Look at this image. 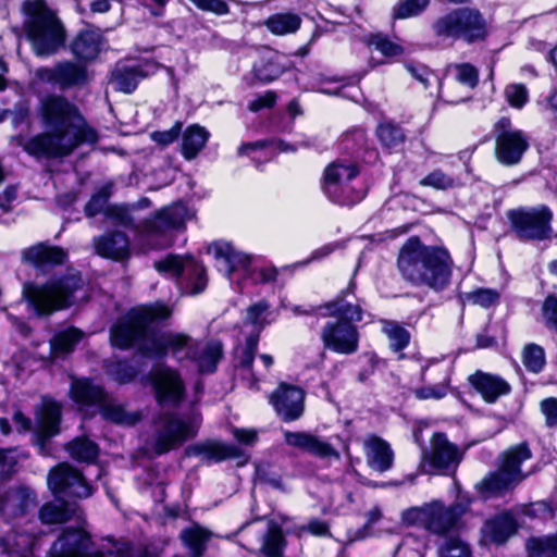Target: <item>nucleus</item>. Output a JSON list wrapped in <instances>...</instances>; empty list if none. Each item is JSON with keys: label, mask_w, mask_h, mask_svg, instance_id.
<instances>
[{"label": "nucleus", "mask_w": 557, "mask_h": 557, "mask_svg": "<svg viewBox=\"0 0 557 557\" xmlns=\"http://www.w3.org/2000/svg\"><path fill=\"white\" fill-rule=\"evenodd\" d=\"M37 116L42 132L18 145L35 160H55L71 156L84 144L95 145L98 132L79 108L63 95L49 94L40 100Z\"/></svg>", "instance_id": "1"}, {"label": "nucleus", "mask_w": 557, "mask_h": 557, "mask_svg": "<svg viewBox=\"0 0 557 557\" xmlns=\"http://www.w3.org/2000/svg\"><path fill=\"white\" fill-rule=\"evenodd\" d=\"M454 259L443 245H426L412 235L401 245L397 268L401 277L416 287L441 294L451 284Z\"/></svg>", "instance_id": "2"}, {"label": "nucleus", "mask_w": 557, "mask_h": 557, "mask_svg": "<svg viewBox=\"0 0 557 557\" xmlns=\"http://www.w3.org/2000/svg\"><path fill=\"white\" fill-rule=\"evenodd\" d=\"M23 23L18 38H24L38 58H47L66 47V29L46 0H26L22 4Z\"/></svg>", "instance_id": "3"}, {"label": "nucleus", "mask_w": 557, "mask_h": 557, "mask_svg": "<svg viewBox=\"0 0 557 557\" xmlns=\"http://www.w3.org/2000/svg\"><path fill=\"white\" fill-rule=\"evenodd\" d=\"M83 287L79 274L53 275L44 283L25 281L22 285V300L38 319H47L66 310L75 304L76 293Z\"/></svg>", "instance_id": "4"}, {"label": "nucleus", "mask_w": 557, "mask_h": 557, "mask_svg": "<svg viewBox=\"0 0 557 557\" xmlns=\"http://www.w3.org/2000/svg\"><path fill=\"white\" fill-rule=\"evenodd\" d=\"M172 309L162 301L131 308L109 330L110 345L119 350L139 349L147 339L149 326L169 320Z\"/></svg>", "instance_id": "5"}, {"label": "nucleus", "mask_w": 557, "mask_h": 557, "mask_svg": "<svg viewBox=\"0 0 557 557\" xmlns=\"http://www.w3.org/2000/svg\"><path fill=\"white\" fill-rule=\"evenodd\" d=\"M104 215L119 224L134 228L147 237H164L174 231L186 228L189 208L183 200H176L157 210L152 215L141 220L137 225L128 210L122 206H108Z\"/></svg>", "instance_id": "6"}, {"label": "nucleus", "mask_w": 557, "mask_h": 557, "mask_svg": "<svg viewBox=\"0 0 557 557\" xmlns=\"http://www.w3.org/2000/svg\"><path fill=\"white\" fill-rule=\"evenodd\" d=\"M318 313L325 318H334L327 321L320 334L325 350L338 355H352L359 349L360 332L358 323L362 322L364 313L348 307L347 309H322Z\"/></svg>", "instance_id": "7"}, {"label": "nucleus", "mask_w": 557, "mask_h": 557, "mask_svg": "<svg viewBox=\"0 0 557 557\" xmlns=\"http://www.w3.org/2000/svg\"><path fill=\"white\" fill-rule=\"evenodd\" d=\"M432 30L438 38L462 39L467 44L484 41L488 36L486 20L474 8L461 7L437 17Z\"/></svg>", "instance_id": "8"}, {"label": "nucleus", "mask_w": 557, "mask_h": 557, "mask_svg": "<svg viewBox=\"0 0 557 557\" xmlns=\"http://www.w3.org/2000/svg\"><path fill=\"white\" fill-rule=\"evenodd\" d=\"M506 216L510 230L521 242H543L552 238L554 213L546 205L509 209Z\"/></svg>", "instance_id": "9"}, {"label": "nucleus", "mask_w": 557, "mask_h": 557, "mask_svg": "<svg viewBox=\"0 0 557 557\" xmlns=\"http://www.w3.org/2000/svg\"><path fill=\"white\" fill-rule=\"evenodd\" d=\"M492 135L495 140V159L504 166L519 164L530 148L529 136L513 125L510 116H500L493 124Z\"/></svg>", "instance_id": "10"}, {"label": "nucleus", "mask_w": 557, "mask_h": 557, "mask_svg": "<svg viewBox=\"0 0 557 557\" xmlns=\"http://www.w3.org/2000/svg\"><path fill=\"white\" fill-rule=\"evenodd\" d=\"M160 407H178L186 398V386L181 373L166 364L153 366L145 376Z\"/></svg>", "instance_id": "11"}, {"label": "nucleus", "mask_w": 557, "mask_h": 557, "mask_svg": "<svg viewBox=\"0 0 557 557\" xmlns=\"http://www.w3.org/2000/svg\"><path fill=\"white\" fill-rule=\"evenodd\" d=\"M163 67L165 66L152 58H137L133 62L117 61L111 72V83L116 91L131 95L144 79L153 76Z\"/></svg>", "instance_id": "12"}, {"label": "nucleus", "mask_w": 557, "mask_h": 557, "mask_svg": "<svg viewBox=\"0 0 557 557\" xmlns=\"http://www.w3.org/2000/svg\"><path fill=\"white\" fill-rule=\"evenodd\" d=\"M430 451L423 455V460L431 468L429 471L442 475L455 474L462 460L458 446L448 441L446 433L435 432L430 440Z\"/></svg>", "instance_id": "13"}, {"label": "nucleus", "mask_w": 557, "mask_h": 557, "mask_svg": "<svg viewBox=\"0 0 557 557\" xmlns=\"http://www.w3.org/2000/svg\"><path fill=\"white\" fill-rule=\"evenodd\" d=\"M48 485L55 496L82 498L88 497L92 493V487L83 472L66 462H61L49 471Z\"/></svg>", "instance_id": "14"}, {"label": "nucleus", "mask_w": 557, "mask_h": 557, "mask_svg": "<svg viewBox=\"0 0 557 557\" xmlns=\"http://www.w3.org/2000/svg\"><path fill=\"white\" fill-rule=\"evenodd\" d=\"M162 425L156 432L153 451L162 456L183 445L195 436L191 425L176 412L165 411L161 414Z\"/></svg>", "instance_id": "15"}, {"label": "nucleus", "mask_w": 557, "mask_h": 557, "mask_svg": "<svg viewBox=\"0 0 557 557\" xmlns=\"http://www.w3.org/2000/svg\"><path fill=\"white\" fill-rule=\"evenodd\" d=\"M63 407L52 396L44 395L35 410V444L45 450L50 440L61 432Z\"/></svg>", "instance_id": "16"}, {"label": "nucleus", "mask_w": 557, "mask_h": 557, "mask_svg": "<svg viewBox=\"0 0 557 557\" xmlns=\"http://www.w3.org/2000/svg\"><path fill=\"white\" fill-rule=\"evenodd\" d=\"M185 457H202L207 465L220 463L228 459H235L237 467H245L250 455L237 445L216 440H206L188 445L184 450Z\"/></svg>", "instance_id": "17"}, {"label": "nucleus", "mask_w": 557, "mask_h": 557, "mask_svg": "<svg viewBox=\"0 0 557 557\" xmlns=\"http://www.w3.org/2000/svg\"><path fill=\"white\" fill-rule=\"evenodd\" d=\"M83 62L63 60L57 62L52 67H40L37 71L38 77L46 83L59 86L66 90L72 87L82 86L88 81V72Z\"/></svg>", "instance_id": "18"}, {"label": "nucleus", "mask_w": 557, "mask_h": 557, "mask_svg": "<svg viewBox=\"0 0 557 557\" xmlns=\"http://www.w3.org/2000/svg\"><path fill=\"white\" fill-rule=\"evenodd\" d=\"M270 404L284 422L298 420L305 411V391L282 382L270 396Z\"/></svg>", "instance_id": "19"}, {"label": "nucleus", "mask_w": 557, "mask_h": 557, "mask_svg": "<svg viewBox=\"0 0 557 557\" xmlns=\"http://www.w3.org/2000/svg\"><path fill=\"white\" fill-rule=\"evenodd\" d=\"M360 173L357 163H346L343 160H335L326 165L322 177V190L334 203L343 205L342 183L351 182Z\"/></svg>", "instance_id": "20"}, {"label": "nucleus", "mask_w": 557, "mask_h": 557, "mask_svg": "<svg viewBox=\"0 0 557 557\" xmlns=\"http://www.w3.org/2000/svg\"><path fill=\"white\" fill-rule=\"evenodd\" d=\"M67 259L69 253L63 247L48 242H38L22 251V261L41 272L62 265Z\"/></svg>", "instance_id": "21"}, {"label": "nucleus", "mask_w": 557, "mask_h": 557, "mask_svg": "<svg viewBox=\"0 0 557 557\" xmlns=\"http://www.w3.org/2000/svg\"><path fill=\"white\" fill-rule=\"evenodd\" d=\"M465 523L462 517L450 505L445 506L442 500H433L428 506L426 530L433 534L447 536L458 533Z\"/></svg>", "instance_id": "22"}, {"label": "nucleus", "mask_w": 557, "mask_h": 557, "mask_svg": "<svg viewBox=\"0 0 557 557\" xmlns=\"http://www.w3.org/2000/svg\"><path fill=\"white\" fill-rule=\"evenodd\" d=\"M69 396L81 411L97 407L109 398V392L102 384L95 383L91 376L74 377L71 381Z\"/></svg>", "instance_id": "23"}, {"label": "nucleus", "mask_w": 557, "mask_h": 557, "mask_svg": "<svg viewBox=\"0 0 557 557\" xmlns=\"http://www.w3.org/2000/svg\"><path fill=\"white\" fill-rule=\"evenodd\" d=\"M519 530V523L515 515L505 509L487 518L481 528L483 540L496 545H505Z\"/></svg>", "instance_id": "24"}, {"label": "nucleus", "mask_w": 557, "mask_h": 557, "mask_svg": "<svg viewBox=\"0 0 557 557\" xmlns=\"http://www.w3.org/2000/svg\"><path fill=\"white\" fill-rule=\"evenodd\" d=\"M103 35L99 29L87 24L79 29L69 44V50L76 61L88 63L95 61L102 50Z\"/></svg>", "instance_id": "25"}, {"label": "nucleus", "mask_w": 557, "mask_h": 557, "mask_svg": "<svg viewBox=\"0 0 557 557\" xmlns=\"http://www.w3.org/2000/svg\"><path fill=\"white\" fill-rule=\"evenodd\" d=\"M96 253L112 261H125L131 257V243L128 236L119 230L106 232L94 237Z\"/></svg>", "instance_id": "26"}, {"label": "nucleus", "mask_w": 557, "mask_h": 557, "mask_svg": "<svg viewBox=\"0 0 557 557\" xmlns=\"http://www.w3.org/2000/svg\"><path fill=\"white\" fill-rule=\"evenodd\" d=\"M469 384L487 404L496 403L511 393V385L500 375L476 370L468 377Z\"/></svg>", "instance_id": "27"}, {"label": "nucleus", "mask_w": 557, "mask_h": 557, "mask_svg": "<svg viewBox=\"0 0 557 557\" xmlns=\"http://www.w3.org/2000/svg\"><path fill=\"white\" fill-rule=\"evenodd\" d=\"M59 544L58 557H81L92 544L91 535L81 527L63 529L53 547Z\"/></svg>", "instance_id": "28"}, {"label": "nucleus", "mask_w": 557, "mask_h": 557, "mask_svg": "<svg viewBox=\"0 0 557 557\" xmlns=\"http://www.w3.org/2000/svg\"><path fill=\"white\" fill-rule=\"evenodd\" d=\"M187 261L186 272L180 278L177 285L181 289L190 296L203 293L208 286V273L203 262L195 258L191 253H185Z\"/></svg>", "instance_id": "29"}, {"label": "nucleus", "mask_w": 557, "mask_h": 557, "mask_svg": "<svg viewBox=\"0 0 557 557\" xmlns=\"http://www.w3.org/2000/svg\"><path fill=\"white\" fill-rule=\"evenodd\" d=\"M518 483L520 482L499 467L497 470L488 472L474 485V488L483 499H490L502 496Z\"/></svg>", "instance_id": "30"}, {"label": "nucleus", "mask_w": 557, "mask_h": 557, "mask_svg": "<svg viewBox=\"0 0 557 557\" xmlns=\"http://www.w3.org/2000/svg\"><path fill=\"white\" fill-rule=\"evenodd\" d=\"M284 438L287 445L299 448L320 458H327L337 455L336 450L330 443L307 432L287 431L284 434Z\"/></svg>", "instance_id": "31"}, {"label": "nucleus", "mask_w": 557, "mask_h": 557, "mask_svg": "<svg viewBox=\"0 0 557 557\" xmlns=\"http://www.w3.org/2000/svg\"><path fill=\"white\" fill-rule=\"evenodd\" d=\"M357 284L354 278H351L347 286L341 289L333 299L323 302L318 307H312L310 310H306L302 313L306 315H313L322 309H347L348 307L352 311L354 309L360 310V313H364L371 317L370 313H367L364 308V300L362 298L356 297Z\"/></svg>", "instance_id": "32"}, {"label": "nucleus", "mask_w": 557, "mask_h": 557, "mask_svg": "<svg viewBox=\"0 0 557 557\" xmlns=\"http://www.w3.org/2000/svg\"><path fill=\"white\" fill-rule=\"evenodd\" d=\"M209 253L218 260L223 259L226 263L227 274L231 275L238 269H242L247 275L251 268L252 259L249 255L237 251L232 244L224 242H213L209 248Z\"/></svg>", "instance_id": "33"}, {"label": "nucleus", "mask_w": 557, "mask_h": 557, "mask_svg": "<svg viewBox=\"0 0 557 557\" xmlns=\"http://www.w3.org/2000/svg\"><path fill=\"white\" fill-rule=\"evenodd\" d=\"M285 72V66L281 62L280 55L274 52L260 57L252 65L251 73L253 78L248 83L255 86L256 83L261 85L270 84L280 78Z\"/></svg>", "instance_id": "34"}, {"label": "nucleus", "mask_w": 557, "mask_h": 557, "mask_svg": "<svg viewBox=\"0 0 557 557\" xmlns=\"http://www.w3.org/2000/svg\"><path fill=\"white\" fill-rule=\"evenodd\" d=\"M103 369L108 377L120 386L135 382L141 373L139 363L129 358L106 361Z\"/></svg>", "instance_id": "35"}, {"label": "nucleus", "mask_w": 557, "mask_h": 557, "mask_svg": "<svg viewBox=\"0 0 557 557\" xmlns=\"http://www.w3.org/2000/svg\"><path fill=\"white\" fill-rule=\"evenodd\" d=\"M181 135V153L187 161L197 158L210 138V132L199 124L188 125Z\"/></svg>", "instance_id": "36"}, {"label": "nucleus", "mask_w": 557, "mask_h": 557, "mask_svg": "<svg viewBox=\"0 0 557 557\" xmlns=\"http://www.w3.org/2000/svg\"><path fill=\"white\" fill-rule=\"evenodd\" d=\"M98 411L104 421L115 425L134 426L143 418L139 411H127L125 405L116 404L110 394Z\"/></svg>", "instance_id": "37"}, {"label": "nucleus", "mask_w": 557, "mask_h": 557, "mask_svg": "<svg viewBox=\"0 0 557 557\" xmlns=\"http://www.w3.org/2000/svg\"><path fill=\"white\" fill-rule=\"evenodd\" d=\"M531 458L532 451L528 442H521L504 451L499 467L521 482L527 478V474L521 470V466Z\"/></svg>", "instance_id": "38"}, {"label": "nucleus", "mask_w": 557, "mask_h": 557, "mask_svg": "<svg viewBox=\"0 0 557 557\" xmlns=\"http://www.w3.org/2000/svg\"><path fill=\"white\" fill-rule=\"evenodd\" d=\"M375 135L381 146L389 153L398 152L406 141V134L400 124L382 121L376 125Z\"/></svg>", "instance_id": "39"}, {"label": "nucleus", "mask_w": 557, "mask_h": 557, "mask_svg": "<svg viewBox=\"0 0 557 557\" xmlns=\"http://www.w3.org/2000/svg\"><path fill=\"white\" fill-rule=\"evenodd\" d=\"M154 326H149L147 339L140 344L138 352L148 359L162 360L166 357L168 331Z\"/></svg>", "instance_id": "40"}, {"label": "nucleus", "mask_w": 557, "mask_h": 557, "mask_svg": "<svg viewBox=\"0 0 557 557\" xmlns=\"http://www.w3.org/2000/svg\"><path fill=\"white\" fill-rule=\"evenodd\" d=\"M500 293L495 288L476 287L472 292L458 293V302L465 307L466 305L479 306L483 309L497 307L500 304Z\"/></svg>", "instance_id": "41"}, {"label": "nucleus", "mask_w": 557, "mask_h": 557, "mask_svg": "<svg viewBox=\"0 0 557 557\" xmlns=\"http://www.w3.org/2000/svg\"><path fill=\"white\" fill-rule=\"evenodd\" d=\"M301 17L294 12H282L271 14L263 25L275 36L295 34L301 26Z\"/></svg>", "instance_id": "42"}, {"label": "nucleus", "mask_w": 557, "mask_h": 557, "mask_svg": "<svg viewBox=\"0 0 557 557\" xmlns=\"http://www.w3.org/2000/svg\"><path fill=\"white\" fill-rule=\"evenodd\" d=\"M224 350L221 341H213L206 345L198 358L187 355L188 358L195 359L198 371L201 374H213L218 371V366L223 359Z\"/></svg>", "instance_id": "43"}, {"label": "nucleus", "mask_w": 557, "mask_h": 557, "mask_svg": "<svg viewBox=\"0 0 557 557\" xmlns=\"http://www.w3.org/2000/svg\"><path fill=\"white\" fill-rule=\"evenodd\" d=\"M66 450L78 462L94 463L99 457L100 448L89 437L77 436L67 444Z\"/></svg>", "instance_id": "44"}, {"label": "nucleus", "mask_w": 557, "mask_h": 557, "mask_svg": "<svg viewBox=\"0 0 557 557\" xmlns=\"http://www.w3.org/2000/svg\"><path fill=\"white\" fill-rule=\"evenodd\" d=\"M181 539L189 549L190 557H202L210 540V532L205 528L195 525L184 529Z\"/></svg>", "instance_id": "45"}, {"label": "nucleus", "mask_w": 557, "mask_h": 557, "mask_svg": "<svg viewBox=\"0 0 557 557\" xmlns=\"http://www.w3.org/2000/svg\"><path fill=\"white\" fill-rule=\"evenodd\" d=\"M382 332L389 341V348L395 351H403L410 344L411 335L409 331L399 322L394 320L382 319Z\"/></svg>", "instance_id": "46"}, {"label": "nucleus", "mask_w": 557, "mask_h": 557, "mask_svg": "<svg viewBox=\"0 0 557 557\" xmlns=\"http://www.w3.org/2000/svg\"><path fill=\"white\" fill-rule=\"evenodd\" d=\"M287 541L283 534L282 527L271 522L267 534L263 537L261 550L265 557H283Z\"/></svg>", "instance_id": "47"}, {"label": "nucleus", "mask_w": 557, "mask_h": 557, "mask_svg": "<svg viewBox=\"0 0 557 557\" xmlns=\"http://www.w3.org/2000/svg\"><path fill=\"white\" fill-rule=\"evenodd\" d=\"M528 557H557V533L531 536L525 544Z\"/></svg>", "instance_id": "48"}, {"label": "nucleus", "mask_w": 557, "mask_h": 557, "mask_svg": "<svg viewBox=\"0 0 557 557\" xmlns=\"http://www.w3.org/2000/svg\"><path fill=\"white\" fill-rule=\"evenodd\" d=\"M367 144V132L362 127H354L345 132L341 137L342 150L351 157H359L362 151H366Z\"/></svg>", "instance_id": "49"}, {"label": "nucleus", "mask_w": 557, "mask_h": 557, "mask_svg": "<svg viewBox=\"0 0 557 557\" xmlns=\"http://www.w3.org/2000/svg\"><path fill=\"white\" fill-rule=\"evenodd\" d=\"M276 146L280 152H295L297 150L296 146L285 141L284 139H259L256 141H244L237 148V156H250L252 152L265 150L272 146Z\"/></svg>", "instance_id": "50"}, {"label": "nucleus", "mask_w": 557, "mask_h": 557, "mask_svg": "<svg viewBox=\"0 0 557 557\" xmlns=\"http://www.w3.org/2000/svg\"><path fill=\"white\" fill-rule=\"evenodd\" d=\"M187 261L185 255L168 253L163 259L154 262V269L160 274H170L178 283L186 272Z\"/></svg>", "instance_id": "51"}, {"label": "nucleus", "mask_w": 557, "mask_h": 557, "mask_svg": "<svg viewBox=\"0 0 557 557\" xmlns=\"http://www.w3.org/2000/svg\"><path fill=\"white\" fill-rule=\"evenodd\" d=\"M366 44L386 58L399 57L405 52V48L401 45L393 41L387 35L382 33H370L366 37Z\"/></svg>", "instance_id": "52"}, {"label": "nucleus", "mask_w": 557, "mask_h": 557, "mask_svg": "<svg viewBox=\"0 0 557 557\" xmlns=\"http://www.w3.org/2000/svg\"><path fill=\"white\" fill-rule=\"evenodd\" d=\"M371 450L373 461L376 463L381 472L387 471L392 468L394 462V453L391 445L382 437L374 436L371 442Z\"/></svg>", "instance_id": "53"}, {"label": "nucleus", "mask_w": 557, "mask_h": 557, "mask_svg": "<svg viewBox=\"0 0 557 557\" xmlns=\"http://www.w3.org/2000/svg\"><path fill=\"white\" fill-rule=\"evenodd\" d=\"M431 0H398L392 9L393 20H406L422 14Z\"/></svg>", "instance_id": "54"}, {"label": "nucleus", "mask_w": 557, "mask_h": 557, "mask_svg": "<svg viewBox=\"0 0 557 557\" xmlns=\"http://www.w3.org/2000/svg\"><path fill=\"white\" fill-rule=\"evenodd\" d=\"M38 517L44 524H59L69 521L71 512L65 505L48 502L39 508Z\"/></svg>", "instance_id": "55"}, {"label": "nucleus", "mask_w": 557, "mask_h": 557, "mask_svg": "<svg viewBox=\"0 0 557 557\" xmlns=\"http://www.w3.org/2000/svg\"><path fill=\"white\" fill-rule=\"evenodd\" d=\"M112 186L106 184L94 193L84 207V213L87 218H95L100 213H104V208L111 197Z\"/></svg>", "instance_id": "56"}, {"label": "nucleus", "mask_w": 557, "mask_h": 557, "mask_svg": "<svg viewBox=\"0 0 557 557\" xmlns=\"http://www.w3.org/2000/svg\"><path fill=\"white\" fill-rule=\"evenodd\" d=\"M522 362L529 372L540 373L545 366L544 348L534 343L525 345Z\"/></svg>", "instance_id": "57"}, {"label": "nucleus", "mask_w": 557, "mask_h": 557, "mask_svg": "<svg viewBox=\"0 0 557 557\" xmlns=\"http://www.w3.org/2000/svg\"><path fill=\"white\" fill-rule=\"evenodd\" d=\"M440 557H472V550L468 543L459 535L448 536L438 548Z\"/></svg>", "instance_id": "58"}, {"label": "nucleus", "mask_w": 557, "mask_h": 557, "mask_svg": "<svg viewBox=\"0 0 557 557\" xmlns=\"http://www.w3.org/2000/svg\"><path fill=\"white\" fill-rule=\"evenodd\" d=\"M541 318L549 332L557 333V294L548 293L541 304Z\"/></svg>", "instance_id": "59"}, {"label": "nucleus", "mask_w": 557, "mask_h": 557, "mask_svg": "<svg viewBox=\"0 0 557 557\" xmlns=\"http://www.w3.org/2000/svg\"><path fill=\"white\" fill-rule=\"evenodd\" d=\"M255 474L261 484L269 485L281 492L285 491L282 475L273 471L269 462L257 463L255 467Z\"/></svg>", "instance_id": "60"}, {"label": "nucleus", "mask_w": 557, "mask_h": 557, "mask_svg": "<svg viewBox=\"0 0 557 557\" xmlns=\"http://www.w3.org/2000/svg\"><path fill=\"white\" fill-rule=\"evenodd\" d=\"M259 339V332H252L246 337L239 361L234 366L236 369H251L258 351Z\"/></svg>", "instance_id": "61"}, {"label": "nucleus", "mask_w": 557, "mask_h": 557, "mask_svg": "<svg viewBox=\"0 0 557 557\" xmlns=\"http://www.w3.org/2000/svg\"><path fill=\"white\" fill-rule=\"evenodd\" d=\"M419 184L424 187H432L437 190H447L454 188L456 183L455 180L447 174H445L442 170L437 169L429 173L422 180H420Z\"/></svg>", "instance_id": "62"}, {"label": "nucleus", "mask_w": 557, "mask_h": 557, "mask_svg": "<svg viewBox=\"0 0 557 557\" xmlns=\"http://www.w3.org/2000/svg\"><path fill=\"white\" fill-rule=\"evenodd\" d=\"M454 485L456 488V499L450 506L463 518L470 511L475 497L470 492L465 491L457 480H455Z\"/></svg>", "instance_id": "63"}, {"label": "nucleus", "mask_w": 557, "mask_h": 557, "mask_svg": "<svg viewBox=\"0 0 557 557\" xmlns=\"http://www.w3.org/2000/svg\"><path fill=\"white\" fill-rule=\"evenodd\" d=\"M183 123L176 121L170 129L154 131L151 133V139L160 147L164 148L173 144L182 134Z\"/></svg>", "instance_id": "64"}]
</instances>
